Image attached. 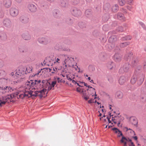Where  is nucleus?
Listing matches in <instances>:
<instances>
[{
  "mask_svg": "<svg viewBox=\"0 0 146 146\" xmlns=\"http://www.w3.org/2000/svg\"><path fill=\"white\" fill-rule=\"evenodd\" d=\"M114 51L116 52L113 56V60L116 62H119L121 60V55L119 53L120 52L119 48L117 46L114 48Z\"/></svg>",
  "mask_w": 146,
  "mask_h": 146,
  "instance_id": "39448f33",
  "label": "nucleus"
},
{
  "mask_svg": "<svg viewBox=\"0 0 146 146\" xmlns=\"http://www.w3.org/2000/svg\"><path fill=\"white\" fill-rule=\"evenodd\" d=\"M4 16V13L2 10H0V18H2Z\"/></svg>",
  "mask_w": 146,
  "mask_h": 146,
  "instance_id": "4d7b16f0",
  "label": "nucleus"
},
{
  "mask_svg": "<svg viewBox=\"0 0 146 146\" xmlns=\"http://www.w3.org/2000/svg\"><path fill=\"white\" fill-rule=\"evenodd\" d=\"M71 12L72 14L76 17H78L81 15V11L76 7L72 8L71 9Z\"/></svg>",
  "mask_w": 146,
  "mask_h": 146,
  "instance_id": "0eeeda50",
  "label": "nucleus"
},
{
  "mask_svg": "<svg viewBox=\"0 0 146 146\" xmlns=\"http://www.w3.org/2000/svg\"><path fill=\"white\" fill-rule=\"evenodd\" d=\"M137 76L136 75H134L131 77V82L132 84H134L137 80Z\"/></svg>",
  "mask_w": 146,
  "mask_h": 146,
  "instance_id": "c85d7f7f",
  "label": "nucleus"
},
{
  "mask_svg": "<svg viewBox=\"0 0 146 146\" xmlns=\"http://www.w3.org/2000/svg\"><path fill=\"white\" fill-rule=\"evenodd\" d=\"M38 42L43 44H46L50 42L49 38L47 37H42L38 38Z\"/></svg>",
  "mask_w": 146,
  "mask_h": 146,
  "instance_id": "9d476101",
  "label": "nucleus"
},
{
  "mask_svg": "<svg viewBox=\"0 0 146 146\" xmlns=\"http://www.w3.org/2000/svg\"><path fill=\"white\" fill-rule=\"evenodd\" d=\"M60 78L59 77H57V79L58 80L57 82L58 83H61V82H62V79H61V80H60Z\"/></svg>",
  "mask_w": 146,
  "mask_h": 146,
  "instance_id": "69168bd1",
  "label": "nucleus"
},
{
  "mask_svg": "<svg viewBox=\"0 0 146 146\" xmlns=\"http://www.w3.org/2000/svg\"><path fill=\"white\" fill-rule=\"evenodd\" d=\"M130 65L128 62L125 63L123 66L119 69V72L120 74H123L124 72H127L129 70Z\"/></svg>",
  "mask_w": 146,
  "mask_h": 146,
  "instance_id": "423d86ee",
  "label": "nucleus"
},
{
  "mask_svg": "<svg viewBox=\"0 0 146 146\" xmlns=\"http://www.w3.org/2000/svg\"><path fill=\"white\" fill-rule=\"evenodd\" d=\"M93 92H94L95 94H92V96H94L95 97H94V99H96L97 98V95L96 94V90L95 88H93Z\"/></svg>",
  "mask_w": 146,
  "mask_h": 146,
  "instance_id": "3c124183",
  "label": "nucleus"
},
{
  "mask_svg": "<svg viewBox=\"0 0 146 146\" xmlns=\"http://www.w3.org/2000/svg\"><path fill=\"white\" fill-rule=\"evenodd\" d=\"M86 16L89 19H91L92 17V11L90 9H88L86 10L85 12Z\"/></svg>",
  "mask_w": 146,
  "mask_h": 146,
  "instance_id": "4be33fe9",
  "label": "nucleus"
},
{
  "mask_svg": "<svg viewBox=\"0 0 146 146\" xmlns=\"http://www.w3.org/2000/svg\"><path fill=\"white\" fill-rule=\"evenodd\" d=\"M133 2V0H127V4L130 5H132Z\"/></svg>",
  "mask_w": 146,
  "mask_h": 146,
  "instance_id": "6e6d98bb",
  "label": "nucleus"
},
{
  "mask_svg": "<svg viewBox=\"0 0 146 146\" xmlns=\"http://www.w3.org/2000/svg\"><path fill=\"white\" fill-rule=\"evenodd\" d=\"M28 93L31 96H33V91L32 90H30L28 92Z\"/></svg>",
  "mask_w": 146,
  "mask_h": 146,
  "instance_id": "338daca9",
  "label": "nucleus"
},
{
  "mask_svg": "<svg viewBox=\"0 0 146 146\" xmlns=\"http://www.w3.org/2000/svg\"><path fill=\"white\" fill-rule=\"evenodd\" d=\"M145 78V75L143 74L139 75L137 78V84L139 86L141 85L143 82Z\"/></svg>",
  "mask_w": 146,
  "mask_h": 146,
  "instance_id": "9b49d317",
  "label": "nucleus"
},
{
  "mask_svg": "<svg viewBox=\"0 0 146 146\" xmlns=\"http://www.w3.org/2000/svg\"><path fill=\"white\" fill-rule=\"evenodd\" d=\"M117 117L119 118V117L117 115H115L114 117L113 116L112 117L111 121H117Z\"/></svg>",
  "mask_w": 146,
  "mask_h": 146,
  "instance_id": "09e8293b",
  "label": "nucleus"
},
{
  "mask_svg": "<svg viewBox=\"0 0 146 146\" xmlns=\"http://www.w3.org/2000/svg\"><path fill=\"white\" fill-rule=\"evenodd\" d=\"M4 65L3 62L2 60H0V68H1L3 67Z\"/></svg>",
  "mask_w": 146,
  "mask_h": 146,
  "instance_id": "bf43d9fd",
  "label": "nucleus"
},
{
  "mask_svg": "<svg viewBox=\"0 0 146 146\" xmlns=\"http://www.w3.org/2000/svg\"><path fill=\"white\" fill-rule=\"evenodd\" d=\"M115 95L118 98L121 99L123 97V94L122 92L118 91L116 92Z\"/></svg>",
  "mask_w": 146,
  "mask_h": 146,
  "instance_id": "c756f323",
  "label": "nucleus"
},
{
  "mask_svg": "<svg viewBox=\"0 0 146 146\" xmlns=\"http://www.w3.org/2000/svg\"><path fill=\"white\" fill-rule=\"evenodd\" d=\"M117 1L119 5L121 6H123L124 5L125 3V0H116Z\"/></svg>",
  "mask_w": 146,
  "mask_h": 146,
  "instance_id": "4c0bfd02",
  "label": "nucleus"
},
{
  "mask_svg": "<svg viewBox=\"0 0 146 146\" xmlns=\"http://www.w3.org/2000/svg\"><path fill=\"white\" fill-rule=\"evenodd\" d=\"M129 121L130 122L134 125L137 126L138 124V121L137 118L135 117L131 116L129 118Z\"/></svg>",
  "mask_w": 146,
  "mask_h": 146,
  "instance_id": "f3484780",
  "label": "nucleus"
},
{
  "mask_svg": "<svg viewBox=\"0 0 146 146\" xmlns=\"http://www.w3.org/2000/svg\"><path fill=\"white\" fill-rule=\"evenodd\" d=\"M132 38V37L130 35H128L124 36L121 37L120 40L122 41L129 40H130Z\"/></svg>",
  "mask_w": 146,
  "mask_h": 146,
  "instance_id": "bb28decb",
  "label": "nucleus"
},
{
  "mask_svg": "<svg viewBox=\"0 0 146 146\" xmlns=\"http://www.w3.org/2000/svg\"><path fill=\"white\" fill-rule=\"evenodd\" d=\"M47 82L50 85L52 88H54L56 84L57 81L56 80L53 81L51 83L50 82Z\"/></svg>",
  "mask_w": 146,
  "mask_h": 146,
  "instance_id": "a19ab883",
  "label": "nucleus"
},
{
  "mask_svg": "<svg viewBox=\"0 0 146 146\" xmlns=\"http://www.w3.org/2000/svg\"><path fill=\"white\" fill-rule=\"evenodd\" d=\"M28 9L32 12H35L37 10L36 5L32 3H29L27 6Z\"/></svg>",
  "mask_w": 146,
  "mask_h": 146,
  "instance_id": "ddd939ff",
  "label": "nucleus"
},
{
  "mask_svg": "<svg viewBox=\"0 0 146 146\" xmlns=\"http://www.w3.org/2000/svg\"><path fill=\"white\" fill-rule=\"evenodd\" d=\"M43 69H44L45 70H44V71H45L46 72H48V71H49V72H50L51 70H52L51 69L48 68H43Z\"/></svg>",
  "mask_w": 146,
  "mask_h": 146,
  "instance_id": "052dcab7",
  "label": "nucleus"
},
{
  "mask_svg": "<svg viewBox=\"0 0 146 146\" xmlns=\"http://www.w3.org/2000/svg\"><path fill=\"white\" fill-rule=\"evenodd\" d=\"M65 44H68L70 45L71 44V42L69 40H66L64 41Z\"/></svg>",
  "mask_w": 146,
  "mask_h": 146,
  "instance_id": "864d4df0",
  "label": "nucleus"
},
{
  "mask_svg": "<svg viewBox=\"0 0 146 146\" xmlns=\"http://www.w3.org/2000/svg\"><path fill=\"white\" fill-rule=\"evenodd\" d=\"M31 82L30 86H29V90L31 88L32 90L36 89V88L35 85L36 84V83L34 82V80H33L32 81V82Z\"/></svg>",
  "mask_w": 146,
  "mask_h": 146,
  "instance_id": "7c9ffc66",
  "label": "nucleus"
},
{
  "mask_svg": "<svg viewBox=\"0 0 146 146\" xmlns=\"http://www.w3.org/2000/svg\"><path fill=\"white\" fill-rule=\"evenodd\" d=\"M130 43L129 42H121L119 44V46L121 48H123L129 45Z\"/></svg>",
  "mask_w": 146,
  "mask_h": 146,
  "instance_id": "2f4dec72",
  "label": "nucleus"
},
{
  "mask_svg": "<svg viewBox=\"0 0 146 146\" xmlns=\"http://www.w3.org/2000/svg\"><path fill=\"white\" fill-rule=\"evenodd\" d=\"M140 100L143 102H144L146 100V95L145 94H141L140 97Z\"/></svg>",
  "mask_w": 146,
  "mask_h": 146,
  "instance_id": "e433bc0d",
  "label": "nucleus"
},
{
  "mask_svg": "<svg viewBox=\"0 0 146 146\" xmlns=\"http://www.w3.org/2000/svg\"><path fill=\"white\" fill-rule=\"evenodd\" d=\"M124 59L128 62L131 61L133 67L136 66L139 62L138 58L133 56V54L131 52H130L125 54L124 56Z\"/></svg>",
  "mask_w": 146,
  "mask_h": 146,
  "instance_id": "f03ea898",
  "label": "nucleus"
},
{
  "mask_svg": "<svg viewBox=\"0 0 146 146\" xmlns=\"http://www.w3.org/2000/svg\"><path fill=\"white\" fill-rule=\"evenodd\" d=\"M93 34L94 36H96L98 35V33L97 31L96 30L93 32Z\"/></svg>",
  "mask_w": 146,
  "mask_h": 146,
  "instance_id": "13d9d810",
  "label": "nucleus"
},
{
  "mask_svg": "<svg viewBox=\"0 0 146 146\" xmlns=\"http://www.w3.org/2000/svg\"><path fill=\"white\" fill-rule=\"evenodd\" d=\"M125 141H127V138L124 136H123L120 140V142L121 143H123L124 144L123 146H127V142Z\"/></svg>",
  "mask_w": 146,
  "mask_h": 146,
  "instance_id": "cd10ccee",
  "label": "nucleus"
},
{
  "mask_svg": "<svg viewBox=\"0 0 146 146\" xmlns=\"http://www.w3.org/2000/svg\"><path fill=\"white\" fill-rule=\"evenodd\" d=\"M7 39V36L6 34L4 32L0 33V39L2 41H5Z\"/></svg>",
  "mask_w": 146,
  "mask_h": 146,
  "instance_id": "5701e85b",
  "label": "nucleus"
},
{
  "mask_svg": "<svg viewBox=\"0 0 146 146\" xmlns=\"http://www.w3.org/2000/svg\"><path fill=\"white\" fill-rule=\"evenodd\" d=\"M141 68V66L139 65L137 66L135 68V70L137 71V70L140 71Z\"/></svg>",
  "mask_w": 146,
  "mask_h": 146,
  "instance_id": "5fc2aeb1",
  "label": "nucleus"
},
{
  "mask_svg": "<svg viewBox=\"0 0 146 146\" xmlns=\"http://www.w3.org/2000/svg\"><path fill=\"white\" fill-rule=\"evenodd\" d=\"M78 25L79 27L82 29H83L86 27V24L85 22H79L78 23Z\"/></svg>",
  "mask_w": 146,
  "mask_h": 146,
  "instance_id": "a878e982",
  "label": "nucleus"
},
{
  "mask_svg": "<svg viewBox=\"0 0 146 146\" xmlns=\"http://www.w3.org/2000/svg\"><path fill=\"white\" fill-rule=\"evenodd\" d=\"M111 129L115 134H117L118 132H119V133H120L119 135H117V137H119L121 136L122 137L123 136H124L121 131L117 127H114L112 128Z\"/></svg>",
  "mask_w": 146,
  "mask_h": 146,
  "instance_id": "a211bd4d",
  "label": "nucleus"
},
{
  "mask_svg": "<svg viewBox=\"0 0 146 146\" xmlns=\"http://www.w3.org/2000/svg\"><path fill=\"white\" fill-rule=\"evenodd\" d=\"M18 49L20 52L22 53L26 52L28 50V48L27 47L22 46H19Z\"/></svg>",
  "mask_w": 146,
  "mask_h": 146,
  "instance_id": "aec40b11",
  "label": "nucleus"
},
{
  "mask_svg": "<svg viewBox=\"0 0 146 146\" xmlns=\"http://www.w3.org/2000/svg\"><path fill=\"white\" fill-rule=\"evenodd\" d=\"M19 13L18 10L15 7H12L9 9V14L12 17H16L18 15Z\"/></svg>",
  "mask_w": 146,
  "mask_h": 146,
  "instance_id": "6e6552de",
  "label": "nucleus"
},
{
  "mask_svg": "<svg viewBox=\"0 0 146 146\" xmlns=\"http://www.w3.org/2000/svg\"><path fill=\"white\" fill-rule=\"evenodd\" d=\"M27 68H20L19 70V72H16L15 73V76L14 78H19L23 79L25 78V74H27Z\"/></svg>",
  "mask_w": 146,
  "mask_h": 146,
  "instance_id": "7ed1b4c3",
  "label": "nucleus"
},
{
  "mask_svg": "<svg viewBox=\"0 0 146 146\" xmlns=\"http://www.w3.org/2000/svg\"><path fill=\"white\" fill-rule=\"evenodd\" d=\"M7 92L6 88H5V87H0V93H1L3 94H5Z\"/></svg>",
  "mask_w": 146,
  "mask_h": 146,
  "instance_id": "58836bf2",
  "label": "nucleus"
},
{
  "mask_svg": "<svg viewBox=\"0 0 146 146\" xmlns=\"http://www.w3.org/2000/svg\"><path fill=\"white\" fill-rule=\"evenodd\" d=\"M126 81V79L124 76H121L120 77L119 80V82L120 85L123 84Z\"/></svg>",
  "mask_w": 146,
  "mask_h": 146,
  "instance_id": "b1692460",
  "label": "nucleus"
},
{
  "mask_svg": "<svg viewBox=\"0 0 146 146\" xmlns=\"http://www.w3.org/2000/svg\"><path fill=\"white\" fill-rule=\"evenodd\" d=\"M139 24L141 25L142 27L145 30H146V27L145 24L142 22L140 21L139 22Z\"/></svg>",
  "mask_w": 146,
  "mask_h": 146,
  "instance_id": "a18cd8bd",
  "label": "nucleus"
},
{
  "mask_svg": "<svg viewBox=\"0 0 146 146\" xmlns=\"http://www.w3.org/2000/svg\"><path fill=\"white\" fill-rule=\"evenodd\" d=\"M116 33V31H110L108 33V36H110L108 39V41L110 43L113 44L114 42L117 41V40L116 36L113 34Z\"/></svg>",
  "mask_w": 146,
  "mask_h": 146,
  "instance_id": "20e7f679",
  "label": "nucleus"
},
{
  "mask_svg": "<svg viewBox=\"0 0 146 146\" xmlns=\"http://www.w3.org/2000/svg\"><path fill=\"white\" fill-rule=\"evenodd\" d=\"M107 15L105 14L102 17V20L104 22L107 21L108 19V17H107Z\"/></svg>",
  "mask_w": 146,
  "mask_h": 146,
  "instance_id": "79ce46f5",
  "label": "nucleus"
},
{
  "mask_svg": "<svg viewBox=\"0 0 146 146\" xmlns=\"http://www.w3.org/2000/svg\"><path fill=\"white\" fill-rule=\"evenodd\" d=\"M19 94V92H17L6 96H1L0 98V106H2V105L5 104L6 103L14 102L13 99L16 97Z\"/></svg>",
  "mask_w": 146,
  "mask_h": 146,
  "instance_id": "f257e3e1",
  "label": "nucleus"
},
{
  "mask_svg": "<svg viewBox=\"0 0 146 146\" xmlns=\"http://www.w3.org/2000/svg\"><path fill=\"white\" fill-rule=\"evenodd\" d=\"M19 20L21 23L24 24L28 23L29 21L28 17L26 15H21L20 17Z\"/></svg>",
  "mask_w": 146,
  "mask_h": 146,
  "instance_id": "f8f14e48",
  "label": "nucleus"
},
{
  "mask_svg": "<svg viewBox=\"0 0 146 146\" xmlns=\"http://www.w3.org/2000/svg\"><path fill=\"white\" fill-rule=\"evenodd\" d=\"M110 7V4L108 3H106L104 5V9L105 11L107 12L108 11Z\"/></svg>",
  "mask_w": 146,
  "mask_h": 146,
  "instance_id": "f704fd0d",
  "label": "nucleus"
},
{
  "mask_svg": "<svg viewBox=\"0 0 146 146\" xmlns=\"http://www.w3.org/2000/svg\"><path fill=\"white\" fill-rule=\"evenodd\" d=\"M121 11L124 13H127L126 9L124 8H122Z\"/></svg>",
  "mask_w": 146,
  "mask_h": 146,
  "instance_id": "0e129e2a",
  "label": "nucleus"
},
{
  "mask_svg": "<svg viewBox=\"0 0 146 146\" xmlns=\"http://www.w3.org/2000/svg\"><path fill=\"white\" fill-rule=\"evenodd\" d=\"M90 95H89L86 96H84L83 98L86 100H88L89 98Z\"/></svg>",
  "mask_w": 146,
  "mask_h": 146,
  "instance_id": "680f3d73",
  "label": "nucleus"
},
{
  "mask_svg": "<svg viewBox=\"0 0 146 146\" xmlns=\"http://www.w3.org/2000/svg\"><path fill=\"white\" fill-rule=\"evenodd\" d=\"M105 54L104 52H102L99 55V58L102 61H104L105 60L104 57L105 56Z\"/></svg>",
  "mask_w": 146,
  "mask_h": 146,
  "instance_id": "c9c22d12",
  "label": "nucleus"
},
{
  "mask_svg": "<svg viewBox=\"0 0 146 146\" xmlns=\"http://www.w3.org/2000/svg\"><path fill=\"white\" fill-rule=\"evenodd\" d=\"M32 80H30V81H27L26 83L25 84L29 88V86H30L31 83V82H32Z\"/></svg>",
  "mask_w": 146,
  "mask_h": 146,
  "instance_id": "de8ad7c7",
  "label": "nucleus"
},
{
  "mask_svg": "<svg viewBox=\"0 0 146 146\" xmlns=\"http://www.w3.org/2000/svg\"><path fill=\"white\" fill-rule=\"evenodd\" d=\"M5 88H6V90H8L10 92L11 91V90L12 91H13L14 90V89H13V88L10 86H6L5 87Z\"/></svg>",
  "mask_w": 146,
  "mask_h": 146,
  "instance_id": "603ef678",
  "label": "nucleus"
},
{
  "mask_svg": "<svg viewBox=\"0 0 146 146\" xmlns=\"http://www.w3.org/2000/svg\"><path fill=\"white\" fill-rule=\"evenodd\" d=\"M114 65V63L113 62H109L108 63L107 66L108 68V69H112L113 67V65Z\"/></svg>",
  "mask_w": 146,
  "mask_h": 146,
  "instance_id": "ea45409f",
  "label": "nucleus"
},
{
  "mask_svg": "<svg viewBox=\"0 0 146 146\" xmlns=\"http://www.w3.org/2000/svg\"><path fill=\"white\" fill-rule=\"evenodd\" d=\"M112 11L113 12H116L119 10V7L117 4H115L112 7Z\"/></svg>",
  "mask_w": 146,
  "mask_h": 146,
  "instance_id": "473e14b6",
  "label": "nucleus"
},
{
  "mask_svg": "<svg viewBox=\"0 0 146 146\" xmlns=\"http://www.w3.org/2000/svg\"><path fill=\"white\" fill-rule=\"evenodd\" d=\"M22 38L25 40H29L31 38V36L28 32L24 33L22 35Z\"/></svg>",
  "mask_w": 146,
  "mask_h": 146,
  "instance_id": "412c9836",
  "label": "nucleus"
},
{
  "mask_svg": "<svg viewBox=\"0 0 146 146\" xmlns=\"http://www.w3.org/2000/svg\"><path fill=\"white\" fill-rule=\"evenodd\" d=\"M34 82H35L36 83V84L35 85L36 89L38 87L40 88H42L43 87V84H41V81L40 80H34Z\"/></svg>",
  "mask_w": 146,
  "mask_h": 146,
  "instance_id": "393cba45",
  "label": "nucleus"
},
{
  "mask_svg": "<svg viewBox=\"0 0 146 146\" xmlns=\"http://www.w3.org/2000/svg\"><path fill=\"white\" fill-rule=\"evenodd\" d=\"M81 88H79V87H78V88H77L76 89V91L77 92H81Z\"/></svg>",
  "mask_w": 146,
  "mask_h": 146,
  "instance_id": "774afa93",
  "label": "nucleus"
},
{
  "mask_svg": "<svg viewBox=\"0 0 146 146\" xmlns=\"http://www.w3.org/2000/svg\"><path fill=\"white\" fill-rule=\"evenodd\" d=\"M53 16L55 18H59L61 16L60 11L57 9L53 10L52 12Z\"/></svg>",
  "mask_w": 146,
  "mask_h": 146,
  "instance_id": "4468645a",
  "label": "nucleus"
},
{
  "mask_svg": "<svg viewBox=\"0 0 146 146\" xmlns=\"http://www.w3.org/2000/svg\"><path fill=\"white\" fill-rule=\"evenodd\" d=\"M47 90L46 89L43 88V89H42V90H40V91H37L38 93H40V94H42V93H44V94H45V92H46Z\"/></svg>",
  "mask_w": 146,
  "mask_h": 146,
  "instance_id": "49530a36",
  "label": "nucleus"
},
{
  "mask_svg": "<svg viewBox=\"0 0 146 146\" xmlns=\"http://www.w3.org/2000/svg\"><path fill=\"white\" fill-rule=\"evenodd\" d=\"M143 64V69L145 71H146V59L144 60Z\"/></svg>",
  "mask_w": 146,
  "mask_h": 146,
  "instance_id": "8fccbe9b",
  "label": "nucleus"
},
{
  "mask_svg": "<svg viewBox=\"0 0 146 146\" xmlns=\"http://www.w3.org/2000/svg\"><path fill=\"white\" fill-rule=\"evenodd\" d=\"M93 101L94 100L92 98H91L88 101V102L89 104H91L94 102Z\"/></svg>",
  "mask_w": 146,
  "mask_h": 146,
  "instance_id": "e2e57ef3",
  "label": "nucleus"
},
{
  "mask_svg": "<svg viewBox=\"0 0 146 146\" xmlns=\"http://www.w3.org/2000/svg\"><path fill=\"white\" fill-rule=\"evenodd\" d=\"M11 0H4L3 2V4L6 8H9L11 7L12 5Z\"/></svg>",
  "mask_w": 146,
  "mask_h": 146,
  "instance_id": "dca6fc26",
  "label": "nucleus"
},
{
  "mask_svg": "<svg viewBox=\"0 0 146 146\" xmlns=\"http://www.w3.org/2000/svg\"><path fill=\"white\" fill-rule=\"evenodd\" d=\"M116 30V31H115L116 32L117 31L119 32H122L123 31V28L121 26H119Z\"/></svg>",
  "mask_w": 146,
  "mask_h": 146,
  "instance_id": "c03bdc74",
  "label": "nucleus"
},
{
  "mask_svg": "<svg viewBox=\"0 0 146 146\" xmlns=\"http://www.w3.org/2000/svg\"><path fill=\"white\" fill-rule=\"evenodd\" d=\"M6 75V72L3 70H0V76H4Z\"/></svg>",
  "mask_w": 146,
  "mask_h": 146,
  "instance_id": "37998d69",
  "label": "nucleus"
},
{
  "mask_svg": "<svg viewBox=\"0 0 146 146\" xmlns=\"http://www.w3.org/2000/svg\"><path fill=\"white\" fill-rule=\"evenodd\" d=\"M3 26L7 28H10L12 27V22L9 18L4 19L3 21Z\"/></svg>",
  "mask_w": 146,
  "mask_h": 146,
  "instance_id": "1a4fd4ad",
  "label": "nucleus"
},
{
  "mask_svg": "<svg viewBox=\"0 0 146 146\" xmlns=\"http://www.w3.org/2000/svg\"><path fill=\"white\" fill-rule=\"evenodd\" d=\"M59 4L63 7H66L68 6V3L66 0H60Z\"/></svg>",
  "mask_w": 146,
  "mask_h": 146,
  "instance_id": "6ab92c4d",
  "label": "nucleus"
},
{
  "mask_svg": "<svg viewBox=\"0 0 146 146\" xmlns=\"http://www.w3.org/2000/svg\"><path fill=\"white\" fill-rule=\"evenodd\" d=\"M115 19H117L122 21H124L125 20V17L124 15L122 13L119 12L114 16Z\"/></svg>",
  "mask_w": 146,
  "mask_h": 146,
  "instance_id": "2eb2a0df",
  "label": "nucleus"
},
{
  "mask_svg": "<svg viewBox=\"0 0 146 146\" xmlns=\"http://www.w3.org/2000/svg\"><path fill=\"white\" fill-rule=\"evenodd\" d=\"M74 20L73 18L68 17L66 19V22L68 24L71 25L73 23Z\"/></svg>",
  "mask_w": 146,
  "mask_h": 146,
  "instance_id": "72a5a7b5",
  "label": "nucleus"
}]
</instances>
